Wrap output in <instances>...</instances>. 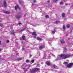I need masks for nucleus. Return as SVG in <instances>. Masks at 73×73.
I'll list each match as a JSON object with an SVG mask.
<instances>
[{"mask_svg": "<svg viewBox=\"0 0 73 73\" xmlns=\"http://www.w3.org/2000/svg\"><path fill=\"white\" fill-rule=\"evenodd\" d=\"M8 42H9V40H7L6 41V43H8Z\"/></svg>", "mask_w": 73, "mask_h": 73, "instance_id": "31", "label": "nucleus"}, {"mask_svg": "<svg viewBox=\"0 0 73 73\" xmlns=\"http://www.w3.org/2000/svg\"><path fill=\"white\" fill-rule=\"evenodd\" d=\"M29 61H30V60H29L28 59L27 60H26V62H27V63L29 62Z\"/></svg>", "mask_w": 73, "mask_h": 73, "instance_id": "21", "label": "nucleus"}, {"mask_svg": "<svg viewBox=\"0 0 73 73\" xmlns=\"http://www.w3.org/2000/svg\"><path fill=\"white\" fill-rule=\"evenodd\" d=\"M11 33L12 35H15V32H14L13 30H12L11 31Z\"/></svg>", "mask_w": 73, "mask_h": 73, "instance_id": "13", "label": "nucleus"}, {"mask_svg": "<svg viewBox=\"0 0 73 73\" xmlns=\"http://www.w3.org/2000/svg\"><path fill=\"white\" fill-rule=\"evenodd\" d=\"M13 28V27H11V29H12Z\"/></svg>", "mask_w": 73, "mask_h": 73, "instance_id": "41", "label": "nucleus"}, {"mask_svg": "<svg viewBox=\"0 0 73 73\" xmlns=\"http://www.w3.org/2000/svg\"><path fill=\"white\" fill-rule=\"evenodd\" d=\"M21 1H22V0H20L19 1V3L21 5L22 4V2H21Z\"/></svg>", "mask_w": 73, "mask_h": 73, "instance_id": "18", "label": "nucleus"}, {"mask_svg": "<svg viewBox=\"0 0 73 73\" xmlns=\"http://www.w3.org/2000/svg\"><path fill=\"white\" fill-rule=\"evenodd\" d=\"M59 23V21H57L55 22V24H58V23Z\"/></svg>", "mask_w": 73, "mask_h": 73, "instance_id": "25", "label": "nucleus"}, {"mask_svg": "<svg viewBox=\"0 0 73 73\" xmlns=\"http://www.w3.org/2000/svg\"><path fill=\"white\" fill-rule=\"evenodd\" d=\"M1 40H0V45H1Z\"/></svg>", "mask_w": 73, "mask_h": 73, "instance_id": "38", "label": "nucleus"}, {"mask_svg": "<svg viewBox=\"0 0 73 73\" xmlns=\"http://www.w3.org/2000/svg\"><path fill=\"white\" fill-rule=\"evenodd\" d=\"M65 5H68V4L67 3H66L65 4Z\"/></svg>", "mask_w": 73, "mask_h": 73, "instance_id": "40", "label": "nucleus"}, {"mask_svg": "<svg viewBox=\"0 0 73 73\" xmlns=\"http://www.w3.org/2000/svg\"><path fill=\"white\" fill-rule=\"evenodd\" d=\"M36 66H38V67L40 66V65H39V64H37L36 65Z\"/></svg>", "mask_w": 73, "mask_h": 73, "instance_id": "34", "label": "nucleus"}, {"mask_svg": "<svg viewBox=\"0 0 73 73\" xmlns=\"http://www.w3.org/2000/svg\"><path fill=\"white\" fill-rule=\"evenodd\" d=\"M15 17L17 19H19L20 18H21V16L19 14H18L15 16Z\"/></svg>", "mask_w": 73, "mask_h": 73, "instance_id": "5", "label": "nucleus"}, {"mask_svg": "<svg viewBox=\"0 0 73 73\" xmlns=\"http://www.w3.org/2000/svg\"><path fill=\"white\" fill-rule=\"evenodd\" d=\"M58 0H54L53 1L54 2V3H56V2H57V1Z\"/></svg>", "mask_w": 73, "mask_h": 73, "instance_id": "29", "label": "nucleus"}, {"mask_svg": "<svg viewBox=\"0 0 73 73\" xmlns=\"http://www.w3.org/2000/svg\"><path fill=\"white\" fill-rule=\"evenodd\" d=\"M45 17L47 18H49V16L48 15H46L45 16Z\"/></svg>", "mask_w": 73, "mask_h": 73, "instance_id": "23", "label": "nucleus"}, {"mask_svg": "<svg viewBox=\"0 0 73 73\" xmlns=\"http://www.w3.org/2000/svg\"><path fill=\"white\" fill-rule=\"evenodd\" d=\"M32 35L33 36H37V35L36 34V33L35 32H34L32 33Z\"/></svg>", "mask_w": 73, "mask_h": 73, "instance_id": "12", "label": "nucleus"}, {"mask_svg": "<svg viewBox=\"0 0 73 73\" xmlns=\"http://www.w3.org/2000/svg\"><path fill=\"white\" fill-rule=\"evenodd\" d=\"M73 63H70L69 64L67 65V67L69 68H72L71 66H73Z\"/></svg>", "mask_w": 73, "mask_h": 73, "instance_id": "4", "label": "nucleus"}, {"mask_svg": "<svg viewBox=\"0 0 73 73\" xmlns=\"http://www.w3.org/2000/svg\"><path fill=\"white\" fill-rule=\"evenodd\" d=\"M21 40H26L25 39V36H24L23 35L22 36L21 39Z\"/></svg>", "mask_w": 73, "mask_h": 73, "instance_id": "6", "label": "nucleus"}, {"mask_svg": "<svg viewBox=\"0 0 73 73\" xmlns=\"http://www.w3.org/2000/svg\"><path fill=\"white\" fill-rule=\"evenodd\" d=\"M3 24L0 23V27H3Z\"/></svg>", "mask_w": 73, "mask_h": 73, "instance_id": "33", "label": "nucleus"}, {"mask_svg": "<svg viewBox=\"0 0 73 73\" xmlns=\"http://www.w3.org/2000/svg\"><path fill=\"white\" fill-rule=\"evenodd\" d=\"M44 48H45V46H44L42 45L39 47V49H43Z\"/></svg>", "mask_w": 73, "mask_h": 73, "instance_id": "11", "label": "nucleus"}, {"mask_svg": "<svg viewBox=\"0 0 73 73\" xmlns=\"http://www.w3.org/2000/svg\"><path fill=\"white\" fill-rule=\"evenodd\" d=\"M63 64L64 65H67V64H68V62H64L63 63Z\"/></svg>", "mask_w": 73, "mask_h": 73, "instance_id": "24", "label": "nucleus"}, {"mask_svg": "<svg viewBox=\"0 0 73 73\" xmlns=\"http://www.w3.org/2000/svg\"><path fill=\"white\" fill-rule=\"evenodd\" d=\"M32 57V54H30V58H31Z\"/></svg>", "mask_w": 73, "mask_h": 73, "instance_id": "36", "label": "nucleus"}, {"mask_svg": "<svg viewBox=\"0 0 73 73\" xmlns=\"http://www.w3.org/2000/svg\"><path fill=\"white\" fill-rule=\"evenodd\" d=\"M34 38H36V36H34Z\"/></svg>", "mask_w": 73, "mask_h": 73, "instance_id": "42", "label": "nucleus"}, {"mask_svg": "<svg viewBox=\"0 0 73 73\" xmlns=\"http://www.w3.org/2000/svg\"><path fill=\"white\" fill-rule=\"evenodd\" d=\"M66 27L67 28H69V27H70V25H67Z\"/></svg>", "mask_w": 73, "mask_h": 73, "instance_id": "19", "label": "nucleus"}, {"mask_svg": "<svg viewBox=\"0 0 73 73\" xmlns=\"http://www.w3.org/2000/svg\"><path fill=\"white\" fill-rule=\"evenodd\" d=\"M25 71H27V70H25Z\"/></svg>", "mask_w": 73, "mask_h": 73, "instance_id": "43", "label": "nucleus"}, {"mask_svg": "<svg viewBox=\"0 0 73 73\" xmlns=\"http://www.w3.org/2000/svg\"><path fill=\"white\" fill-rule=\"evenodd\" d=\"M33 2L34 3H36V0H34L33 1Z\"/></svg>", "mask_w": 73, "mask_h": 73, "instance_id": "35", "label": "nucleus"}, {"mask_svg": "<svg viewBox=\"0 0 73 73\" xmlns=\"http://www.w3.org/2000/svg\"><path fill=\"white\" fill-rule=\"evenodd\" d=\"M56 60H58V59H57Z\"/></svg>", "mask_w": 73, "mask_h": 73, "instance_id": "44", "label": "nucleus"}, {"mask_svg": "<svg viewBox=\"0 0 73 73\" xmlns=\"http://www.w3.org/2000/svg\"><path fill=\"white\" fill-rule=\"evenodd\" d=\"M48 3H50V1L49 0H48L47 1Z\"/></svg>", "mask_w": 73, "mask_h": 73, "instance_id": "37", "label": "nucleus"}, {"mask_svg": "<svg viewBox=\"0 0 73 73\" xmlns=\"http://www.w3.org/2000/svg\"><path fill=\"white\" fill-rule=\"evenodd\" d=\"M40 70V68H36L34 69H33L32 71H31V73H36L37 71L39 70Z\"/></svg>", "mask_w": 73, "mask_h": 73, "instance_id": "2", "label": "nucleus"}, {"mask_svg": "<svg viewBox=\"0 0 73 73\" xmlns=\"http://www.w3.org/2000/svg\"><path fill=\"white\" fill-rule=\"evenodd\" d=\"M15 10H17V9H19V10H20V9H21L20 7H19V6L18 5H17V6H15Z\"/></svg>", "mask_w": 73, "mask_h": 73, "instance_id": "3", "label": "nucleus"}, {"mask_svg": "<svg viewBox=\"0 0 73 73\" xmlns=\"http://www.w3.org/2000/svg\"><path fill=\"white\" fill-rule=\"evenodd\" d=\"M3 12L4 13H6V14H10V13H11L10 12L7 11H3Z\"/></svg>", "mask_w": 73, "mask_h": 73, "instance_id": "8", "label": "nucleus"}, {"mask_svg": "<svg viewBox=\"0 0 73 73\" xmlns=\"http://www.w3.org/2000/svg\"><path fill=\"white\" fill-rule=\"evenodd\" d=\"M1 50H0V52H1Z\"/></svg>", "mask_w": 73, "mask_h": 73, "instance_id": "45", "label": "nucleus"}, {"mask_svg": "<svg viewBox=\"0 0 73 73\" xmlns=\"http://www.w3.org/2000/svg\"><path fill=\"white\" fill-rule=\"evenodd\" d=\"M60 4H61L62 5L63 4V2H62V1L60 3Z\"/></svg>", "mask_w": 73, "mask_h": 73, "instance_id": "30", "label": "nucleus"}, {"mask_svg": "<svg viewBox=\"0 0 73 73\" xmlns=\"http://www.w3.org/2000/svg\"><path fill=\"white\" fill-rule=\"evenodd\" d=\"M46 64L48 65H50V62H47Z\"/></svg>", "mask_w": 73, "mask_h": 73, "instance_id": "22", "label": "nucleus"}, {"mask_svg": "<svg viewBox=\"0 0 73 73\" xmlns=\"http://www.w3.org/2000/svg\"><path fill=\"white\" fill-rule=\"evenodd\" d=\"M3 5L5 8L7 6V2L5 1H4L3 2Z\"/></svg>", "mask_w": 73, "mask_h": 73, "instance_id": "7", "label": "nucleus"}, {"mask_svg": "<svg viewBox=\"0 0 73 73\" xmlns=\"http://www.w3.org/2000/svg\"><path fill=\"white\" fill-rule=\"evenodd\" d=\"M27 28V27H25L23 29H22L20 30V31L21 32H23V31H25V29H26Z\"/></svg>", "mask_w": 73, "mask_h": 73, "instance_id": "9", "label": "nucleus"}, {"mask_svg": "<svg viewBox=\"0 0 73 73\" xmlns=\"http://www.w3.org/2000/svg\"><path fill=\"white\" fill-rule=\"evenodd\" d=\"M60 57L62 58V59H66V58L70 57V55L69 54L67 55L62 54L60 55Z\"/></svg>", "mask_w": 73, "mask_h": 73, "instance_id": "1", "label": "nucleus"}, {"mask_svg": "<svg viewBox=\"0 0 73 73\" xmlns=\"http://www.w3.org/2000/svg\"><path fill=\"white\" fill-rule=\"evenodd\" d=\"M53 67H54V68H55V69H57V66L55 65H53Z\"/></svg>", "mask_w": 73, "mask_h": 73, "instance_id": "17", "label": "nucleus"}, {"mask_svg": "<svg viewBox=\"0 0 73 73\" xmlns=\"http://www.w3.org/2000/svg\"><path fill=\"white\" fill-rule=\"evenodd\" d=\"M65 16V14L64 13H62V17H64Z\"/></svg>", "mask_w": 73, "mask_h": 73, "instance_id": "16", "label": "nucleus"}, {"mask_svg": "<svg viewBox=\"0 0 73 73\" xmlns=\"http://www.w3.org/2000/svg\"><path fill=\"white\" fill-rule=\"evenodd\" d=\"M67 52V49H66V48L65 47L64 48V53H66Z\"/></svg>", "mask_w": 73, "mask_h": 73, "instance_id": "10", "label": "nucleus"}, {"mask_svg": "<svg viewBox=\"0 0 73 73\" xmlns=\"http://www.w3.org/2000/svg\"><path fill=\"white\" fill-rule=\"evenodd\" d=\"M31 62L32 63H33L35 62V60H31Z\"/></svg>", "mask_w": 73, "mask_h": 73, "instance_id": "26", "label": "nucleus"}, {"mask_svg": "<svg viewBox=\"0 0 73 73\" xmlns=\"http://www.w3.org/2000/svg\"><path fill=\"white\" fill-rule=\"evenodd\" d=\"M22 60V58H21L17 59V60L18 61H20V60Z\"/></svg>", "mask_w": 73, "mask_h": 73, "instance_id": "20", "label": "nucleus"}, {"mask_svg": "<svg viewBox=\"0 0 73 73\" xmlns=\"http://www.w3.org/2000/svg\"><path fill=\"white\" fill-rule=\"evenodd\" d=\"M60 41L62 44H64L65 43V42L64 41V40L62 39L61 40H60Z\"/></svg>", "mask_w": 73, "mask_h": 73, "instance_id": "14", "label": "nucleus"}, {"mask_svg": "<svg viewBox=\"0 0 73 73\" xmlns=\"http://www.w3.org/2000/svg\"><path fill=\"white\" fill-rule=\"evenodd\" d=\"M28 32H29V31H27Z\"/></svg>", "mask_w": 73, "mask_h": 73, "instance_id": "47", "label": "nucleus"}, {"mask_svg": "<svg viewBox=\"0 0 73 73\" xmlns=\"http://www.w3.org/2000/svg\"><path fill=\"white\" fill-rule=\"evenodd\" d=\"M56 32V31L55 30H54V31H52V33H54Z\"/></svg>", "mask_w": 73, "mask_h": 73, "instance_id": "28", "label": "nucleus"}, {"mask_svg": "<svg viewBox=\"0 0 73 73\" xmlns=\"http://www.w3.org/2000/svg\"><path fill=\"white\" fill-rule=\"evenodd\" d=\"M18 24L19 25H20L21 24V23H19Z\"/></svg>", "mask_w": 73, "mask_h": 73, "instance_id": "39", "label": "nucleus"}, {"mask_svg": "<svg viewBox=\"0 0 73 73\" xmlns=\"http://www.w3.org/2000/svg\"><path fill=\"white\" fill-rule=\"evenodd\" d=\"M72 5L73 6V5Z\"/></svg>", "mask_w": 73, "mask_h": 73, "instance_id": "46", "label": "nucleus"}, {"mask_svg": "<svg viewBox=\"0 0 73 73\" xmlns=\"http://www.w3.org/2000/svg\"><path fill=\"white\" fill-rule=\"evenodd\" d=\"M22 50H25V48H24L23 47L22 49Z\"/></svg>", "mask_w": 73, "mask_h": 73, "instance_id": "32", "label": "nucleus"}, {"mask_svg": "<svg viewBox=\"0 0 73 73\" xmlns=\"http://www.w3.org/2000/svg\"><path fill=\"white\" fill-rule=\"evenodd\" d=\"M37 39L38 40H42V39L41 38L39 37H38L37 38Z\"/></svg>", "mask_w": 73, "mask_h": 73, "instance_id": "15", "label": "nucleus"}, {"mask_svg": "<svg viewBox=\"0 0 73 73\" xmlns=\"http://www.w3.org/2000/svg\"><path fill=\"white\" fill-rule=\"evenodd\" d=\"M65 28H66L65 26H63V29H65Z\"/></svg>", "mask_w": 73, "mask_h": 73, "instance_id": "27", "label": "nucleus"}]
</instances>
